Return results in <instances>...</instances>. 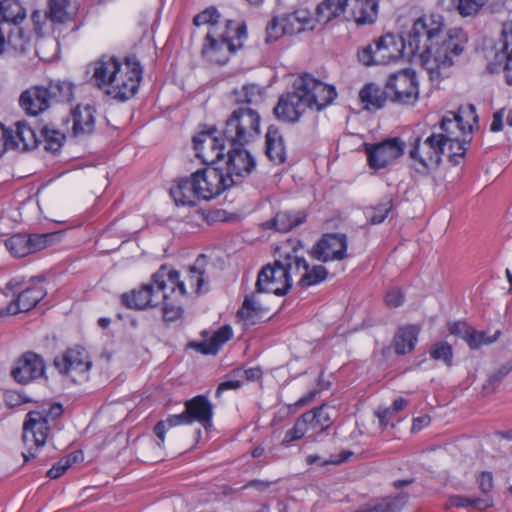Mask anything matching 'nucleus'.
<instances>
[{
	"label": "nucleus",
	"mask_w": 512,
	"mask_h": 512,
	"mask_svg": "<svg viewBox=\"0 0 512 512\" xmlns=\"http://www.w3.org/2000/svg\"><path fill=\"white\" fill-rule=\"evenodd\" d=\"M185 294L184 282L179 280V272L161 267L152 275L150 283L123 294L121 298L126 307L137 310L162 303L163 319L172 322L183 314L182 300Z\"/></svg>",
	"instance_id": "f03ea898"
},
{
	"label": "nucleus",
	"mask_w": 512,
	"mask_h": 512,
	"mask_svg": "<svg viewBox=\"0 0 512 512\" xmlns=\"http://www.w3.org/2000/svg\"><path fill=\"white\" fill-rule=\"evenodd\" d=\"M347 246L348 242L345 234H325L313 246L311 255L322 262L342 260L346 257Z\"/></svg>",
	"instance_id": "6ab92c4d"
},
{
	"label": "nucleus",
	"mask_w": 512,
	"mask_h": 512,
	"mask_svg": "<svg viewBox=\"0 0 512 512\" xmlns=\"http://www.w3.org/2000/svg\"><path fill=\"white\" fill-rule=\"evenodd\" d=\"M77 0H50L49 16L53 22L68 23L74 21L79 12Z\"/></svg>",
	"instance_id": "473e14b6"
},
{
	"label": "nucleus",
	"mask_w": 512,
	"mask_h": 512,
	"mask_svg": "<svg viewBox=\"0 0 512 512\" xmlns=\"http://www.w3.org/2000/svg\"><path fill=\"white\" fill-rule=\"evenodd\" d=\"M407 56L406 45L402 35L398 38L393 33L380 36L358 53L359 61L366 65H386Z\"/></svg>",
	"instance_id": "9d476101"
},
{
	"label": "nucleus",
	"mask_w": 512,
	"mask_h": 512,
	"mask_svg": "<svg viewBox=\"0 0 512 512\" xmlns=\"http://www.w3.org/2000/svg\"><path fill=\"white\" fill-rule=\"evenodd\" d=\"M242 385V381L239 380V379H234V380H226V381H223L221 382L218 387H217V390H216V393H215V396L217 398H220L221 397V394L224 392V391H227V390H236L238 388H240Z\"/></svg>",
	"instance_id": "774afa93"
},
{
	"label": "nucleus",
	"mask_w": 512,
	"mask_h": 512,
	"mask_svg": "<svg viewBox=\"0 0 512 512\" xmlns=\"http://www.w3.org/2000/svg\"><path fill=\"white\" fill-rule=\"evenodd\" d=\"M386 93L396 102L413 104L419 96L416 73L412 69H403L391 74L386 82Z\"/></svg>",
	"instance_id": "f3484780"
},
{
	"label": "nucleus",
	"mask_w": 512,
	"mask_h": 512,
	"mask_svg": "<svg viewBox=\"0 0 512 512\" xmlns=\"http://www.w3.org/2000/svg\"><path fill=\"white\" fill-rule=\"evenodd\" d=\"M246 27L228 21L225 30H208L202 48V55L210 62L223 65L229 56L242 47Z\"/></svg>",
	"instance_id": "423d86ee"
},
{
	"label": "nucleus",
	"mask_w": 512,
	"mask_h": 512,
	"mask_svg": "<svg viewBox=\"0 0 512 512\" xmlns=\"http://www.w3.org/2000/svg\"><path fill=\"white\" fill-rule=\"evenodd\" d=\"M509 370L505 367H502L497 372L491 374L487 380V383L484 384L485 390L493 391L496 386L501 382V380L508 374Z\"/></svg>",
	"instance_id": "e2e57ef3"
},
{
	"label": "nucleus",
	"mask_w": 512,
	"mask_h": 512,
	"mask_svg": "<svg viewBox=\"0 0 512 512\" xmlns=\"http://www.w3.org/2000/svg\"><path fill=\"white\" fill-rule=\"evenodd\" d=\"M95 110L90 105H78L71 111L72 128H90L95 124Z\"/></svg>",
	"instance_id": "37998d69"
},
{
	"label": "nucleus",
	"mask_w": 512,
	"mask_h": 512,
	"mask_svg": "<svg viewBox=\"0 0 512 512\" xmlns=\"http://www.w3.org/2000/svg\"><path fill=\"white\" fill-rule=\"evenodd\" d=\"M55 367L75 383H83L89 379L92 362L82 347L66 350L54 360Z\"/></svg>",
	"instance_id": "2eb2a0df"
},
{
	"label": "nucleus",
	"mask_w": 512,
	"mask_h": 512,
	"mask_svg": "<svg viewBox=\"0 0 512 512\" xmlns=\"http://www.w3.org/2000/svg\"><path fill=\"white\" fill-rule=\"evenodd\" d=\"M27 11L19 0H2L0 1V23H8L11 30L19 36L29 39V44L36 46V38H41L46 33V19L39 12L35 11L31 15L33 31L23 27Z\"/></svg>",
	"instance_id": "6e6552de"
},
{
	"label": "nucleus",
	"mask_w": 512,
	"mask_h": 512,
	"mask_svg": "<svg viewBox=\"0 0 512 512\" xmlns=\"http://www.w3.org/2000/svg\"><path fill=\"white\" fill-rule=\"evenodd\" d=\"M408 498L407 493L375 498L364 504L359 512H399L407 504Z\"/></svg>",
	"instance_id": "cd10ccee"
},
{
	"label": "nucleus",
	"mask_w": 512,
	"mask_h": 512,
	"mask_svg": "<svg viewBox=\"0 0 512 512\" xmlns=\"http://www.w3.org/2000/svg\"><path fill=\"white\" fill-rule=\"evenodd\" d=\"M170 195L178 206H194L201 201L192 175L179 179L176 184L170 188Z\"/></svg>",
	"instance_id": "bb28decb"
},
{
	"label": "nucleus",
	"mask_w": 512,
	"mask_h": 512,
	"mask_svg": "<svg viewBox=\"0 0 512 512\" xmlns=\"http://www.w3.org/2000/svg\"><path fill=\"white\" fill-rule=\"evenodd\" d=\"M40 144L39 130H0V157L7 149L27 151L39 147Z\"/></svg>",
	"instance_id": "412c9836"
},
{
	"label": "nucleus",
	"mask_w": 512,
	"mask_h": 512,
	"mask_svg": "<svg viewBox=\"0 0 512 512\" xmlns=\"http://www.w3.org/2000/svg\"><path fill=\"white\" fill-rule=\"evenodd\" d=\"M233 336L230 326L220 327L213 333L209 340H205L198 345V350L203 354H216L220 347L229 341Z\"/></svg>",
	"instance_id": "58836bf2"
},
{
	"label": "nucleus",
	"mask_w": 512,
	"mask_h": 512,
	"mask_svg": "<svg viewBox=\"0 0 512 512\" xmlns=\"http://www.w3.org/2000/svg\"><path fill=\"white\" fill-rule=\"evenodd\" d=\"M305 219L302 212L281 211L273 218V225L277 231L285 233L302 224Z\"/></svg>",
	"instance_id": "79ce46f5"
},
{
	"label": "nucleus",
	"mask_w": 512,
	"mask_h": 512,
	"mask_svg": "<svg viewBox=\"0 0 512 512\" xmlns=\"http://www.w3.org/2000/svg\"><path fill=\"white\" fill-rule=\"evenodd\" d=\"M402 37L407 57L418 61L433 81L448 74L468 42L462 28H446L443 16L435 13L413 19Z\"/></svg>",
	"instance_id": "f257e3e1"
},
{
	"label": "nucleus",
	"mask_w": 512,
	"mask_h": 512,
	"mask_svg": "<svg viewBox=\"0 0 512 512\" xmlns=\"http://www.w3.org/2000/svg\"><path fill=\"white\" fill-rule=\"evenodd\" d=\"M377 15V0H349L346 21H353L357 25H367L374 23Z\"/></svg>",
	"instance_id": "393cba45"
},
{
	"label": "nucleus",
	"mask_w": 512,
	"mask_h": 512,
	"mask_svg": "<svg viewBox=\"0 0 512 512\" xmlns=\"http://www.w3.org/2000/svg\"><path fill=\"white\" fill-rule=\"evenodd\" d=\"M298 260L303 262L301 265L299 264V273L301 278L299 280V284L302 287H309L316 284H319L326 280L328 276L327 269L322 265H315L312 268L309 267L307 261L304 257L298 255Z\"/></svg>",
	"instance_id": "e433bc0d"
},
{
	"label": "nucleus",
	"mask_w": 512,
	"mask_h": 512,
	"mask_svg": "<svg viewBox=\"0 0 512 512\" xmlns=\"http://www.w3.org/2000/svg\"><path fill=\"white\" fill-rule=\"evenodd\" d=\"M392 209V199L385 198L378 205L369 207L365 211L367 220L373 224L382 223Z\"/></svg>",
	"instance_id": "de8ad7c7"
},
{
	"label": "nucleus",
	"mask_w": 512,
	"mask_h": 512,
	"mask_svg": "<svg viewBox=\"0 0 512 512\" xmlns=\"http://www.w3.org/2000/svg\"><path fill=\"white\" fill-rule=\"evenodd\" d=\"M5 246L14 257H24L31 253L28 236L25 234L11 236L5 241Z\"/></svg>",
	"instance_id": "49530a36"
},
{
	"label": "nucleus",
	"mask_w": 512,
	"mask_h": 512,
	"mask_svg": "<svg viewBox=\"0 0 512 512\" xmlns=\"http://www.w3.org/2000/svg\"><path fill=\"white\" fill-rule=\"evenodd\" d=\"M306 109H308L307 102H305L300 91L294 88L293 92L279 98L278 104L274 108V114L277 119L283 122L294 123Z\"/></svg>",
	"instance_id": "4be33fe9"
},
{
	"label": "nucleus",
	"mask_w": 512,
	"mask_h": 512,
	"mask_svg": "<svg viewBox=\"0 0 512 512\" xmlns=\"http://www.w3.org/2000/svg\"><path fill=\"white\" fill-rule=\"evenodd\" d=\"M283 28L281 17H274L266 27V41L272 42L278 40L285 34V30Z\"/></svg>",
	"instance_id": "bf43d9fd"
},
{
	"label": "nucleus",
	"mask_w": 512,
	"mask_h": 512,
	"mask_svg": "<svg viewBox=\"0 0 512 512\" xmlns=\"http://www.w3.org/2000/svg\"><path fill=\"white\" fill-rule=\"evenodd\" d=\"M293 87L300 91L310 109L321 110L330 105L337 97L334 86L318 81L309 74L299 77Z\"/></svg>",
	"instance_id": "ddd939ff"
},
{
	"label": "nucleus",
	"mask_w": 512,
	"mask_h": 512,
	"mask_svg": "<svg viewBox=\"0 0 512 512\" xmlns=\"http://www.w3.org/2000/svg\"><path fill=\"white\" fill-rule=\"evenodd\" d=\"M201 200H211L232 187V180L224 178L221 165H210L192 173Z\"/></svg>",
	"instance_id": "dca6fc26"
},
{
	"label": "nucleus",
	"mask_w": 512,
	"mask_h": 512,
	"mask_svg": "<svg viewBox=\"0 0 512 512\" xmlns=\"http://www.w3.org/2000/svg\"><path fill=\"white\" fill-rule=\"evenodd\" d=\"M74 96V86L68 81H52L48 87L35 86L24 91L19 99L23 110L32 116L47 110L54 102H69Z\"/></svg>",
	"instance_id": "0eeeda50"
},
{
	"label": "nucleus",
	"mask_w": 512,
	"mask_h": 512,
	"mask_svg": "<svg viewBox=\"0 0 512 512\" xmlns=\"http://www.w3.org/2000/svg\"><path fill=\"white\" fill-rule=\"evenodd\" d=\"M480 490L488 494L493 489V475L491 472L483 471L478 477Z\"/></svg>",
	"instance_id": "0e129e2a"
},
{
	"label": "nucleus",
	"mask_w": 512,
	"mask_h": 512,
	"mask_svg": "<svg viewBox=\"0 0 512 512\" xmlns=\"http://www.w3.org/2000/svg\"><path fill=\"white\" fill-rule=\"evenodd\" d=\"M487 0H453L462 16H471L479 12Z\"/></svg>",
	"instance_id": "4d7b16f0"
},
{
	"label": "nucleus",
	"mask_w": 512,
	"mask_h": 512,
	"mask_svg": "<svg viewBox=\"0 0 512 512\" xmlns=\"http://www.w3.org/2000/svg\"><path fill=\"white\" fill-rule=\"evenodd\" d=\"M261 117L259 113L248 107L236 109L227 119V128H259Z\"/></svg>",
	"instance_id": "f704fd0d"
},
{
	"label": "nucleus",
	"mask_w": 512,
	"mask_h": 512,
	"mask_svg": "<svg viewBox=\"0 0 512 512\" xmlns=\"http://www.w3.org/2000/svg\"><path fill=\"white\" fill-rule=\"evenodd\" d=\"M285 34L293 35L303 32L311 23L307 11L298 10L294 13L281 17Z\"/></svg>",
	"instance_id": "ea45409f"
},
{
	"label": "nucleus",
	"mask_w": 512,
	"mask_h": 512,
	"mask_svg": "<svg viewBox=\"0 0 512 512\" xmlns=\"http://www.w3.org/2000/svg\"><path fill=\"white\" fill-rule=\"evenodd\" d=\"M41 137V144L45 151L56 153L58 152L65 140V136L61 130H39Z\"/></svg>",
	"instance_id": "a18cd8bd"
},
{
	"label": "nucleus",
	"mask_w": 512,
	"mask_h": 512,
	"mask_svg": "<svg viewBox=\"0 0 512 512\" xmlns=\"http://www.w3.org/2000/svg\"><path fill=\"white\" fill-rule=\"evenodd\" d=\"M44 373L45 363L43 358L30 351L20 356L11 369V376L20 384H27L39 379L44 376Z\"/></svg>",
	"instance_id": "aec40b11"
},
{
	"label": "nucleus",
	"mask_w": 512,
	"mask_h": 512,
	"mask_svg": "<svg viewBox=\"0 0 512 512\" xmlns=\"http://www.w3.org/2000/svg\"><path fill=\"white\" fill-rule=\"evenodd\" d=\"M359 97L364 108L368 110H376L383 107L386 100L381 89L373 83L365 85L361 89Z\"/></svg>",
	"instance_id": "a19ab883"
},
{
	"label": "nucleus",
	"mask_w": 512,
	"mask_h": 512,
	"mask_svg": "<svg viewBox=\"0 0 512 512\" xmlns=\"http://www.w3.org/2000/svg\"><path fill=\"white\" fill-rule=\"evenodd\" d=\"M266 155L275 164L286 161V147L279 130H268L266 134Z\"/></svg>",
	"instance_id": "c9c22d12"
},
{
	"label": "nucleus",
	"mask_w": 512,
	"mask_h": 512,
	"mask_svg": "<svg viewBox=\"0 0 512 512\" xmlns=\"http://www.w3.org/2000/svg\"><path fill=\"white\" fill-rule=\"evenodd\" d=\"M238 315L246 322V324H255L266 316V311L262 307L257 294L246 296L242 307L238 311Z\"/></svg>",
	"instance_id": "4c0bfd02"
},
{
	"label": "nucleus",
	"mask_w": 512,
	"mask_h": 512,
	"mask_svg": "<svg viewBox=\"0 0 512 512\" xmlns=\"http://www.w3.org/2000/svg\"><path fill=\"white\" fill-rule=\"evenodd\" d=\"M405 142L399 137L387 138L364 146L369 167L375 171L385 169L404 155Z\"/></svg>",
	"instance_id": "4468645a"
},
{
	"label": "nucleus",
	"mask_w": 512,
	"mask_h": 512,
	"mask_svg": "<svg viewBox=\"0 0 512 512\" xmlns=\"http://www.w3.org/2000/svg\"><path fill=\"white\" fill-rule=\"evenodd\" d=\"M81 458V454L79 452H73L69 455L61 458L57 463H55L48 471L47 476L50 479H57L62 474L65 473V471L70 468L74 463L79 461Z\"/></svg>",
	"instance_id": "8fccbe9b"
},
{
	"label": "nucleus",
	"mask_w": 512,
	"mask_h": 512,
	"mask_svg": "<svg viewBox=\"0 0 512 512\" xmlns=\"http://www.w3.org/2000/svg\"><path fill=\"white\" fill-rule=\"evenodd\" d=\"M3 400L6 406L10 408L18 407L30 401V399L25 394L15 390L5 391Z\"/></svg>",
	"instance_id": "052dcab7"
},
{
	"label": "nucleus",
	"mask_w": 512,
	"mask_h": 512,
	"mask_svg": "<svg viewBox=\"0 0 512 512\" xmlns=\"http://www.w3.org/2000/svg\"><path fill=\"white\" fill-rule=\"evenodd\" d=\"M298 255L295 250L286 253L273 264L263 267L258 273L256 281L257 293H273L283 296L288 293L293 284V276L299 273Z\"/></svg>",
	"instance_id": "20e7f679"
},
{
	"label": "nucleus",
	"mask_w": 512,
	"mask_h": 512,
	"mask_svg": "<svg viewBox=\"0 0 512 512\" xmlns=\"http://www.w3.org/2000/svg\"><path fill=\"white\" fill-rule=\"evenodd\" d=\"M442 133H433L422 139L418 137L411 144L408 157L412 168L418 173H429L437 169L443 158Z\"/></svg>",
	"instance_id": "9b49d317"
},
{
	"label": "nucleus",
	"mask_w": 512,
	"mask_h": 512,
	"mask_svg": "<svg viewBox=\"0 0 512 512\" xmlns=\"http://www.w3.org/2000/svg\"><path fill=\"white\" fill-rule=\"evenodd\" d=\"M306 434L308 435L305 418L300 416L296 420L294 426L286 431L282 442L283 444L287 445L293 441L301 439Z\"/></svg>",
	"instance_id": "13d9d810"
},
{
	"label": "nucleus",
	"mask_w": 512,
	"mask_h": 512,
	"mask_svg": "<svg viewBox=\"0 0 512 512\" xmlns=\"http://www.w3.org/2000/svg\"><path fill=\"white\" fill-rule=\"evenodd\" d=\"M185 411L189 415L190 423L199 422L203 426L211 423L213 407L208 398L198 395L185 402Z\"/></svg>",
	"instance_id": "c85d7f7f"
},
{
	"label": "nucleus",
	"mask_w": 512,
	"mask_h": 512,
	"mask_svg": "<svg viewBox=\"0 0 512 512\" xmlns=\"http://www.w3.org/2000/svg\"><path fill=\"white\" fill-rule=\"evenodd\" d=\"M479 116L472 104L460 105L456 110L446 111L440 118L439 128H476Z\"/></svg>",
	"instance_id": "5701e85b"
},
{
	"label": "nucleus",
	"mask_w": 512,
	"mask_h": 512,
	"mask_svg": "<svg viewBox=\"0 0 512 512\" xmlns=\"http://www.w3.org/2000/svg\"><path fill=\"white\" fill-rule=\"evenodd\" d=\"M472 131L468 130L462 138H452L442 133L443 157H446L450 164L456 166L463 161L472 139Z\"/></svg>",
	"instance_id": "a878e982"
},
{
	"label": "nucleus",
	"mask_w": 512,
	"mask_h": 512,
	"mask_svg": "<svg viewBox=\"0 0 512 512\" xmlns=\"http://www.w3.org/2000/svg\"><path fill=\"white\" fill-rule=\"evenodd\" d=\"M500 335V331H496L493 336H487L485 332H479L472 327L463 335V339L467 342L471 349H477L482 345L495 342Z\"/></svg>",
	"instance_id": "09e8293b"
},
{
	"label": "nucleus",
	"mask_w": 512,
	"mask_h": 512,
	"mask_svg": "<svg viewBox=\"0 0 512 512\" xmlns=\"http://www.w3.org/2000/svg\"><path fill=\"white\" fill-rule=\"evenodd\" d=\"M238 99L246 103L257 104L263 100V90L256 84L244 85Z\"/></svg>",
	"instance_id": "5fc2aeb1"
},
{
	"label": "nucleus",
	"mask_w": 512,
	"mask_h": 512,
	"mask_svg": "<svg viewBox=\"0 0 512 512\" xmlns=\"http://www.w3.org/2000/svg\"><path fill=\"white\" fill-rule=\"evenodd\" d=\"M183 424H191L189 415L186 413L185 410L180 414L170 415L166 420H161L157 422V424L154 427V433L160 440L159 446H161L165 441V433L167 427L172 428Z\"/></svg>",
	"instance_id": "c03bdc74"
},
{
	"label": "nucleus",
	"mask_w": 512,
	"mask_h": 512,
	"mask_svg": "<svg viewBox=\"0 0 512 512\" xmlns=\"http://www.w3.org/2000/svg\"><path fill=\"white\" fill-rule=\"evenodd\" d=\"M47 294L44 286V280L41 278H31L27 285L18 291L17 296L12 300L5 310H1V315H16L21 312H27L33 309Z\"/></svg>",
	"instance_id": "a211bd4d"
},
{
	"label": "nucleus",
	"mask_w": 512,
	"mask_h": 512,
	"mask_svg": "<svg viewBox=\"0 0 512 512\" xmlns=\"http://www.w3.org/2000/svg\"><path fill=\"white\" fill-rule=\"evenodd\" d=\"M29 240V248L31 249V253H35L37 251L43 250L50 246L55 238L57 237L56 233H46V234H31L27 235Z\"/></svg>",
	"instance_id": "864d4df0"
},
{
	"label": "nucleus",
	"mask_w": 512,
	"mask_h": 512,
	"mask_svg": "<svg viewBox=\"0 0 512 512\" xmlns=\"http://www.w3.org/2000/svg\"><path fill=\"white\" fill-rule=\"evenodd\" d=\"M93 79L102 92L125 101L137 92L142 68L134 58L121 62L114 57H103L93 65Z\"/></svg>",
	"instance_id": "7ed1b4c3"
},
{
	"label": "nucleus",
	"mask_w": 512,
	"mask_h": 512,
	"mask_svg": "<svg viewBox=\"0 0 512 512\" xmlns=\"http://www.w3.org/2000/svg\"><path fill=\"white\" fill-rule=\"evenodd\" d=\"M301 417L305 418L308 438L313 441L332 424L331 417L324 406L307 411Z\"/></svg>",
	"instance_id": "c756f323"
},
{
	"label": "nucleus",
	"mask_w": 512,
	"mask_h": 512,
	"mask_svg": "<svg viewBox=\"0 0 512 512\" xmlns=\"http://www.w3.org/2000/svg\"><path fill=\"white\" fill-rule=\"evenodd\" d=\"M32 47L29 39L11 30L8 23H0V55L9 52H27Z\"/></svg>",
	"instance_id": "2f4dec72"
},
{
	"label": "nucleus",
	"mask_w": 512,
	"mask_h": 512,
	"mask_svg": "<svg viewBox=\"0 0 512 512\" xmlns=\"http://www.w3.org/2000/svg\"><path fill=\"white\" fill-rule=\"evenodd\" d=\"M375 414L378 417L380 425L383 429L386 428L389 424L392 426L394 425L392 420L395 418L396 413L390 407L383 410H378L375 412Z\"/></svg>",
	"instance_id": "69168bd1"
},
{
	"label": "nucleus",
	"mask_w": 512,
	"mask_h": 512,
	"mask_svg": "<svg viewBox=\"0 0 512 512\" xmlns=\"http://www.w3.org/2000/svg\"><path fill=\"white\" fill-rule=\"evenodd\" d=\"M228 130H201L193 137L196 156L205 163L220 165L224 157L226 145L230 137L225 134Z\"/></svg>",
	"instance_id": "f8f14e48"
},
{
	"label": "nucleus",
	"mask_w": 512,
	"mask_h": 512,
	"mask_svg": "<svg viewBox=\"0 0 512 512\" xmlns=\"http://www.w3.org/2000/svg\"><path fill=\"white\" fill-rule=\"evenodd\" d=\"M502 65L506 81L512 85V22L503 27L502 49L495 54V59L490 62L489 69L494 72Z\"/></svg>",
	"instance_id": "b1692460"
},
{
	"label": "nucleus",
	"mask_w": 512,
	"mask_h": 512,
	"mask_svg": "<svg viewBox=\"0 0 512 512\" xmlns=\"http://www.w3.org/2000/svg\"><path fill=\"white\" fill-rule=\"evenodd\" d=\"M421 327L417 324H407L398 328L393 339L396 354L405 355L412 352L418 341Z\"/></svg>",
	"instance_id": "7c9ffc66"
},
{
	"label": "nucleus",
	"mask_w": 512,
	"mask_h": 512,
	"mask_svg": "<svg viewBox=\"0 0 512 512\" xmlns=\"http://www.w3.org/2000/svg\"><path fill=\"white\" fill-rule=\"evenodd\" d=\"M235 136L230 135L227 160L224 162L223 176L232 180V187L241 184L256 169L254 156L243 147L240 140L245 130H234Z\"/></svg>",
	"instance_id": "1a4fd4ad"
},
{
	"label": "nucleus",
	"mask_w": 512,
	"mask_h": 512,
	"mask_svg": "<svg viewBox=\"0 0 512 512\" xmlns=\"http://www.w3.org/2000/svg\"><path fill=\"white\" fill-rule=\"evenodd\" d=\"M220 14L215 8H207L203 12L197 14L194 17V25L196 26H202V25H208L209 30L210 29H216V31H223L225 30L224 27H219Z\"/></svg>",
	"instance_id": "3c124183"
},
{
	"label": "nucleus",
	"mask_w": 512,
	"mask_h": 512,
	"mask_svg": "<svg viewBox=\"0 0 512 512\" xmlns=\"http://www.w3.org/2000/svg\"><path fill=\"white\" fill-rule=\"evenodd\" d=\"M349 0H324L317 7V19L328 23L333 19L346 21Z\"/></svg>",
	"instance_id": "72a5a7b5"
},
{
	"label": "nucleus",
	"mask_w": 512,
	"mask_h": 512,
	"mask_svg": "<svg viewBox=\"0 0 512 512\" xmlns=\"http://www.w3.org/2000/svg\"><path fill=\"white\" fill-rule=\"evenodd\" d=\"M234 374L235 376L240 378L244 377L248 381H254L258 380L261 377L262 371L258 367H253L245 370L237 369L234 371Z\"/></svg>",
	"instance_id": "338daca9"
},
{
	"label": "nucleus",
	"mask_w": 512,
	"mask_h": 512,
	"mask_svg": "<svg viewBox=\"0 0 512 512\" xmlns=\"http://www.w3.org/2000/svg\"><path fill=\"white\" fill-rule=\"evenodd\" d=\"M405 296L399 288L390 289L385 296V303L390 308H397L404 303Z\"/></svg>",
	"instance_id": "680f3d73"
},
{
	"label": "nucleus",
	"mask_w": 512,
	"mask_h": 512,
	"mask_svg": "<svg viewBox=\"0 0 512 512\" xmlns=\"http://www.w3.org/2000/svg\"><path fill=\"white\" fill-rule=\"evenodd\" d=\"M63 413L61 404H42L26 414L23 424V442L28 448L23 453L25 461L34 457L35 452L46 444L50 433V423Z\"/></svg>",
	"instance_id": "39448f33"
},
{
	"label": "nucleus",
	"mask_w": 512,
	"mask_h": 512,
	"mask_svg": "<svg viewBox=\"0 0 512 512\" xmlns=\"http://www.w3.org/2000/svg\"><path fill=\"white\" fill-rule=\"evenodd\" d=\"M429 353L432 359L443 361L447 366H451L453 363V349L447 342L440 341L433 344Z\"/></svg>",
	"instance_id": "603ef678"
},
{
	"label": "nucleus",
	"mask_w": 512,
	"mask_h": 512,
	"mask_svg": "<svg viewBox=\"0 0 512 512\" xmlns=\"http://www.w3.org/2000/svg\"><path fill=\"white\" fill-rule=\"evenodd\" d=\"M179 280L181 281L180 278H179ZM182 282H184L185 287H186V283H188L195 293H199L204 284V272L202 270L198 269L196 266H191V267H189V269L187 271V275H186L185 279L182 280ZM185 291L187 292L186 289H185ZM186 295H187V293L185 294V296Z\"/></svg>",
	"instance_id": "6e6d98bb"
}]
</instances>
